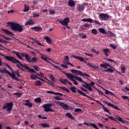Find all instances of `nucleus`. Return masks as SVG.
Here are the masks:
<instances>
[{"label":"nucleus","mask_w":129,"mask_h":129,"mask_svg":"<svg viewBox=\"0 0 129 129\" xmlns=\"http://www.w3.org/2000/svg\"><path fill=\"white\" fill-rule=\"evenodd\" d=\"M41 59L42 60H44V61H45L46 62H47V63H50V61H48V58L45 56H41L40 57Z\"/></svg>","instance_id":"49530a36"},{"label":"nucleus","mask_w":129,"mask_h":129,"mask_svg":"<svg viewBox=\"0 0 129 129\" xmlns=\"http://www.w3.org/2000/svg\"><path fill=\"white\" fill-rule=\"evenodd\" d=\"M46 93H49L50 94H54V95H58L59 96H63V94L61 93H58V92H54L52 91H47L46 92Z\"/></svg>","instance_id":"f3484780"},{"label":"nucleus","mask_w":129,"mask_h":129,"mask_svg":"<svg viewBox=\"0 0 129 129\" xmlns=\"http://www.w3.org/2000/svg\"><path fill=\"white\" fill-rule=\"evenodd\" d=\"M66 65H71L72 67H74V65L73 64L71 63V62H69V60L67 61V62L65 63Z\"/></svg>","instance_id":"bf43d9fd"},{"label":"nucleus","mask_w":129,"mask_h":129,"mask_svg":"<svg viewBox=\"0 0 129 129\" xmlns=\"http://www.w3.org/2000/svg\"><path fill=\"white\" fill-rule=\"evenodd\" d=\"M13 52L16 54L17 57H18L19 59H20V60H23V58H22V56H21V55L20 54V52L13 51Z\"/></svg>","instance_id":"bb28decb"},{"label":"nucleus","mask_w":129,"mask_h":129,"mask_svg":"<svg viewBox=\"0 0 129 129\" xmlns=\"http://www.w3.org/2000/svg\"><path fill=\"white\" fill-rule=\"evenodd\" d=\"M92 34L97 35V30H96V29H93L92 30Z\"/></svg>","instance_id":"603ef678"},{"label":"nucleus","mask_w":129,"mask_h":129,"mask_svg":"<svg viewBox=\"0 0 129 129\" xmlns=\"http://www.w3.org/2000/svg\"><path fill=\"white\" fill-rule=\"evenodd\" d=\"M38 117L39 118H41V119H47L48 118L47 117L42 116V115H38Z\"/></svg>","instance_id":"13d9d810"},{"label":"nucleus","mask_w":129,"mask_h":129,"mask_svg":"<svg viewBox=\"0 0 129 129\" xmlns=\"http://www.w3.org/2000/svg\"><path fill=\"white\" fill-rule=\"evenodd\" d=\"M59 81L63 84H64V85H66V81H65V79L60 78L59 79Z\"/></svg>","instance_id":"3c124183"},{"label":"nucleus","mask_w":129,"mask_h":129,"mask_svg":"<svg viewBox=\"0 0 129 129\" xmlns=\"http://www.w3.org/2000/svg\"><path fill=\"white\" fill-rule=\"evenodd\" d=\"M88 22L89 23H95V24H97V25H99V26H100V25H101V23L100 22H99V21H97V20H93L91 18H88Z\"/></svg>","instance_id":"a211bd4d"},{"label":"nucleus","mask_w":129,"mask_h":129,"mask_svg":"<svg viewBox=\"0 0 129 129\" xmlns=\"http://www.w3.org/2000/svg\"><path fill=\"white\" fill-rule=\"evenodd\" d=\"M104 60H106V61H109V62H113V63H114V64H117V62L116 61H115L114 60H112L111 59H108V58H105Z\"/></svg>","instance_id":"de8ad7c7"},{"label":"nucleus","mask_w":129,"mask_h":129,"mask_svg":"<svg viewBox=\"0 0 129 129\" xmlns=\"http://www.w3.org/2000/svg\"><path fill=\"white\" fill-rule=\"evenodd\" d=\"M2 31L3 32V33H5L6 35H8V36H10V37H12V36H15V34L14 33H12V32L10 31H9L7 29L2 28Z\"/></svg>","instance_id":"2eb2a0df"},{"label":"nucleus","mask_w":129,"mask_h":129,"mask_svg":"<svg viewBox=\"0 0 129 129\" xmlns=\"http://www.w3.org/2000/svg\"><path fill=\"white\" fill-rule=\"evenodd\" d=\"M72 57H73L74 58L79 60V61H81V62H84V63H85V60H84V58H83V57L76 55H72Z\"/></svg>","instance_id":"412c9836"},{"label":"nucleus","mask_w":129,"mask_h":129,"mask_svg":"<svg viewBox=\"0 0 129 129\" xmlns=\"http://www.w3.org/2000/svg\"><path fill=\"white\" fill-rule=\"evenodd\" d=\"M5 59L6 60H8V61H10V62H12V63H14V64H17V63H18L16 64V66L19 68V69H21L23 72H26L27 73V71L26 70L23 69V68H25V69H27L28 68V65L24 64L22 63L21 61L15 58L13 56H5Z\"/></svg>","instance_id":"f257e3e1"},{"label":"nucleus","mask_w":129,"mask_h":129,"mask_svg":"<svg viewBox=\"0 0 129 129\" xmlns=\"http://www.w3.org/2000/svg\"><path fill=\"white\" fill-rule=\"evenodd\" d=\"M28 60H27V62H29V63H35V62H36V61H38V58L36 57H33L32 58V59H31V57L30 56L28 57Z\"/></svg>","instance_id":"dca6fc26"},{"label":"nucleus","mask_w":129,"mask_h":129,"mask_svg":"<svg viewBox=\"0 0 129 129\" xmlns=\"http://www.w3.org/2000/svg\"><path fill=\"white\" fill-rule=\"evenodd\" d=\"M66 116H68V117H69V118H71V119H74V117H73V116H72V114H71V113H67L66 114Z\"/></svg>","instance_id":"ea45409f"},{"label":"nucleus","mask_w":129,"mask_h":129,"mask_svg":"<svg viewBox=\"0 0 129 129\" xmlns=\"http://www.w3.org/2000/svg\"><path fill=\"white\" fill-rule=\"evenodd\" d=\"M99 31L100 33L102 34H106V32L105 31V30L103 28H99Z\"/></svg>","instance_id":"37998d69"},{"label":"nucleus","mask_w":129,"mask_h":129,"mask_svg":"<svg viewBox=\"0 0 129 129\" xmlns=\"http://www.w3.org/2000/svg\"><path fill=\"white\" fill-rule=\"evenodd\" d=\"M103 107V109L104 111H105V112H107V113H109V114H110V112L109 111V110H108V109L106 108V107L105 106H104V105H103V106H102Z\"/></svg>","instance_id":"79ce46f5"},{"label":"nucleus","mask_w":129,"mask_h":129,"mask_svg":"<svg viewBox=\"0 0 129 129\" xmlns=\"http://www.w3.org/2000/svg\"><path fill=\"white\" fill-rule=\"evenodd\" d=\"M104 103H105V104H106L108 106H110L111 107H112L113 108H114V109H116V110H118L119 111H120L119 108H118V107L117 106H114V105H113V104H111L110 103L107 102L106 101H104Z\"/></svg>","instance_id":"4468645a"},{"label":"nucleus","mask_w":129,"mask_h":129,"mask_svg":"<svg viewBox=\"0 0 129 129\" xmlns=\"http://www.w3.org/2000/svg\"><path fill=\"white\" fill-rule=\"evenodd\" d=\"M77 74H79V75H81V76H82L83 73L81 71L77 70V72H76L75 75H77Z\"/></svg>","instance_id":"a18cd8bd"},{"label":"nucleus","mask_w":129,"mask_h":129,"mask_svg":"<svg viewBox=\"0 0 129 129\" xmlns=\"http://www.w3.org/2000/svg\"><path fill=\"white\" fill-rule=\"evenodd\" d=\"M100 67L104 68V69H107V67H110V68H112V69H113L114 71L116 72L117 71L116 69H114L113 67L111 66V65L109 64V63L107 62H104L103 63H101L100 64Z\"/></svg>","instance_id":"ddd939ff"},{"label":"nucleus","mask_w":129,"mask_h":129,"mask_svg":"<svg viewBox=\"0 0 129 129\" xmlns=\"http://www.w3.org/2000/svg\"><path fill=\"white\" fill-rule=\"evenodd\" d=\"M58 88H60V89H62L63 90H64V91H66L68 93H70V91L69 90V89H68L64 87L58 86Z\"/></svg>","instance_id":"4c0bfd02"},{"label":"nucleus","mask_w":129,"mask_h":129,"mask_svg":"<svg viewBox=\"0 0 129 129\" xmlns=\"http://www.w3.org/2000/svg\"><path fill=\"white\" fill-rule=\"evenodd\" d=\"M41 125L43 127H50V125L46 123H41Z\"/></svg>","instance_id":"c03bdc74"},{"label":"nucleus","mask_w":129,"mask_h":129,"mask_svg":"<svg viewBox=\"0 0 129 129\" xmlns=\"http://www.w3.org/2000/svg\"><path fill=\"white\" fill-rule=\"evenodd\" d=\"M34 24L35 22H34V21H33L32 19H30L25 23V26H29V25L31 26L32 25H34Z\"/></svg>","instance_id":"5701e85b"},{"label":"nucleus","mask_w":129,"mask_h":129,"mask_svg":"<svg viewBox=\"0 0 129 129\" xmlns=\"http://www.w3.org/2000/svg\"><path fill=\"white\" fill-rule=\"evenodd\" d=\"M14 105V103L13 102H11L10 103H5L3 107V109H7V111H12V109H13V106Z\"/></svg>","instance_id":"0eeeda50"},{"label":"nucleus","mask_w":129,"mask_h":129,"mask_svg":"<svg viewBox=\"0 0 129 129\" xmlns=\"http://www.w3.org/2000/svg\"><path fill=\"white\" fill-rule=\"evenodd\" d=\"M44 39L46 41V43L51 45L52 44V39L49 37V36H44Z\"/></svg>","instance_id":"4be33fe9"},{"label":"nucleus","mask_w":129,"mask_h":129,"mask_svg":"<svg viewBox=\"0 0 129 129\" xmlns=\"http://www.w3.org/2000/svg\"><path fill=\"white\" fill-rule=\"evenodd\" d=\"M99 18L102 21H107L110 18L111 19V16L107 14L101 13L99 15Z\"/></svg>","instance_id":"6e6552de"},{"label":"nucleus","mask_w":129,"mask_h":129,"mask_svg":"<svg viewBox=\"0 0 129 129\" xmlns=\"http://www.w3.org/2000/svg\"><path fill=\"white\" fill-rule=\"evenodd\" d=\"M110 46L111 48H112V49H113L114 50H115V49H116V46L114 45L113 44H110Z\"/></svg>","instance_id":"0e129e2a"},{"label":"nucleus","mask_w":129,"mask_h":129,"mask_svg":"<svg viewBox=\"0 0 129 129\" xmlns=\"http://www.w3.org/2000/svg\"><path fill=\"white\" fill-rule=\"evenodd\" d=\"M88 6V3L85 2L82 4H78V12H82L85 10V6Z\"/></svg>","instance_id":"f8f14e48"},{"label":"nucleus","mask_w":129,"mask_h":129,"mask_svg":"<svg viewBox=\"0 0 129 129\" xmlns=\"http://www.w3.org/2000/svg\"><path fill=\"white\" fill-rule=\"evenodd\" d=\"M90 124L92 125L93 127H94V128L99 129V128L97 126L96 124H95V123H90Z\"/></svg>","instance_id":"09e8293b"},{"label":"nucleus","mask_w":129,"mask_h":129,"mask_svg":"<svg viewBox=\"0 0 129 129\" xmlns=\"http://www.w3.org/2000/svg\"><path fill=\"white\" fill-rule=\"evenodd\" d=\"M75 112H80L82 111V109H80V108H76L74 110Z\"/></svg>","instance_id":"e2e57ef3"},{"label":"nucleus","mask_w":129,"mask_h":129,"mask_svg":"<svg viewBox=\"0 0 129 129\" xmlns=\"http://www.w3.org/2000/svg\"><path fill=\"white\" fill-rule=\"evenodd\" d=\"M90 87H88V88H86L87 89H88V90H90V91H92V88L91 86H94L95 85V83L94 82L92 81L91 83L88 84Z\"/></svg>","instance_id":"b1692460"},{"label":"nucleus","mask_w":129,"mask_h":129,"mask_svg":"<svg viewBox=\"0 0 129 129\" xmlns=\"http://www.w3.org/2000/svg\"><path fill=\"white\" fill-rule=\"evenodd\" d=\"M30 78L33 80H37V78H38V76H37V75L32 74L30 75Z\"/></svg>","instance_id":"58836bf2"},{"label":"nucleus","mask_w":129,"mask_h":129,"mask_svg":"<svg viewBox=\"0 0 129 129\" xmlns=\"http://www.w3.org/2000/svg\"><path fill=\"white\" fill-rule=\"evenodd\" d=\"M26 106H28V107H33V104L31 103H25L24 104Z\"/></svg>","instance_id":"864d4df0"},{"label":"nucleus","mask_w":129,"mask_h":129,"mask_svg":"<svg viewBox=\"0 0 129 129\" xmlns=\"http://www.w3.org/2000/svg\"><path fill=\"white\" fill-rule=\"evenodd\" d=\"M62 73L64 74L66 76H67L68 79L70 80H73L74 78H75L76 80H77V81H80V82H82L83 83H84V84L83 85V87H85V88H89L88 87H90L89 84L88 83H86L85 81H83L82 79L79 77H77L76 76H75L73 74L71 73H67L66 72H62Z\"/></svg>","instance_id":"f03ea898"},{"label":"nucleus","mask_w":129,"mask_h":129,"mask_svg":"<svg viewBox=\"0 0 129 129\" xmlns=\"http://www.w3.org/2000/svg\"><path fill=\"white\" fill-rule=\"evenodd\" d=\"M106 35H108L109 37H115V34L114 33H112L111 31H109L108 32L106 33Z\"/></svg>","instance_id":"2f4dec72"},{"label":"nucleus","mask_w":129,"mask_h":129,"mask_svg":"<svg viewBox=\"0 0 129 129\" xmlns=\"http://www.w3.org/2000/svg\"><path fill=\"white\" fill-rule=\"evenodd\" d=\"M115 117H112V116H108L109 118L110 119H111V120H114V121H120V122H122L123 123H126V121L122 119L120 116H117V115H114ZM117 119V120H116Z\"/></svg>","instance_id":"423d86ee"},{"label":"nucleus","mask_w":129,"mask_h":129,"mask_svg":"<svg viewBox=\"0 0 129 129\" xmlns=\"http://www.w3.org/2000/svg\"><path fill=\"white\" fill-rule=\"evenodd\" d=\"M104 72H109V73H113V69L111 68L106 69V70H104Z\"/></svg>","instance_id":"473e14b6"},{"label":"nucleus","mask_w":129,"mask_h":129,"mask_svg":"<svg viewBox=\"0 0 129 129\" xmlns=\"http://www.w3.org/2000/svg\"><path fill=\"white\" fill-rule=\"evenodd\" d=\"M49 14H50V15H54L55 14V11H54V10H50L49 11Z\"/></svg>","instance_id":"774afa93"},{"label":"nucleus","mask_w":129,"mask_h":129,"mask_svg":"<svg viewBox=\"0 0 129 129\" xmlns=\"http://www.w3.org/2000/svg\"><path fill=\"white\" fill-rule=\"evenodd\" d=\"M42 107L43 108H44V110L45 112H54V110H53V109H51V108H50V107L49 106V105H48V104H43L42 105Z\"/></svg>","instance_id":"9b49d317"},{"label":"nucleus","mask_w":129,"mask_h":129,"mask_svg":"<svg viewBox=\"0 0 129 129\" xmlns=\"http://www.w3.org/2000/svg\"><path fill=\"white\" fill-rule=\"evenodd\" d=\"M90 26H91V24H85L84 25H83L81 28L82 30H85V28H83L84 27H85V28H88L89 27H90Z\"/></svg>","instance_id":"e433bc0d"},{"label":"nucleus","mask_w":129,"mask_h":129,"mask_svg":"<svg viewBox=\"0 0 129 129\" xmlns=\"http://www.w3.org/2000/svg\"><path fill=\"white\" fill-rule=\"evenodd\" d=\"M34 85L36 86H42V82L39 80L36 81L34 82Z\"/></svg>","instance_id":"c9c22d12"},{"label":"nucleus","mask_w":129,"mask_h":129,"mask_svg":"<svg viewBox=\"0 0 129 129\" xmlns=\"http://www.w3.org/2000/svg\"><path fill=\"white\" fill-rule=\"evenodd\" d=\"M31 30L35 31V32H40L42 31V27L41 26H35L31 28Z\"/></svg>","instance_id":"6ab92c4d"},{"label":"nucleus","mask_w":129,"mask_h":129,"mask_svg":"<svg viewBox=\"0 0 129 129\" xmlns=\"http://www.w3.org/2000/svg\"><path fill=\"white\" fill-rule=\"evenodd\" d=\"M87 65H88V66H89L91 68H92L93 69H95V70H96L97 69H98V67H97L96 66L92 65V64H91V63L90 62H88L87 64Z\"/></svg>","instance_id":"a878e982"},{"label":"nucleus","mask_w":129,"mask_h":129,"mask_svg":"<svg viewBox=\"0 0 129 129\" xmlns=\"http://www.w3.org/2000/svg\"><path fill=\"white\" fill-rule=\"evenodd\" d=\"M69 89L73 92V93H76V90H77L78 93L79 94H81V95H82L83 96H85V97H87V98H91V97H89V96L86 95V94L82 91L79 90L78 88H77L75 86H71V87L69 88Z\"/></svg>","instance_id":"7ed1b4c3"},{"label":"nucleus","mask_w":129,"mask_h":129,"mask_svg":"<svg viewBox=\"0 0 129 129\" xmlns=\"http://www.w3.org/2000/svg\"><path fill=\"white\" fill-rule=\"evenodd\" d=\"M59 24H61L62 26H67L70 22V18L69 17H67L64 18L63 20L62 19L60 20H57Z\"/></svg>","instance_id":"1a4fd4ad"},{"label":"nucleus","mask_w":129,"mask_h":129,"mask_svg":"<svg viewBox=\"0 0 129 129\" xmlns=\"http://www.w3.org/2000/svg\"><path fill=\"white\" fill-rule=\"evenodd\" d=\"M13 52L16 54L17 57H18L19 59H20V60H23V58H22V56H21V55L20 54V52L13 51Z\"/></svg>","instance_id":"cd10ccee"},{"label":"nucleus","mask_w":129,"mask_h":129,"mask_svg":"<svg viewBox=\"0 0 129 129\" xmlns=\"http://www.w3.org/2000/svg\"><path fill=\"white\" fill-rule=\"evenodd\" d=\"M29 10L30 7L27 6V5H24V9L23 10V12H24V13H27V12H29Z\"/></svg>","instance_id":"f704fd0d"},{"label":"nucleus","mask_w":129,"mask_h":129,"mask_svg":"<svg viewBox=\"0 0 129 129\" xmlns=\"http://www.w3.org/2000/svg\"><path fill=\"white\" fill-rule=\"evenodd\" d=\"M36 74L37 75H38V76L39 77H43V76H44V74H43V73H42V72H40V74H39V73H36Z\"/></svg>","instance_id":"338daca9"},{"label":"nucleus","mask_w":129,"mask_h":129,"mask_svg":"<svg viewBox=\"0 0 129 129\" xmlns=\"http://www.w3.org/2000/svg\"><path fill=\"white\" fill-rule=\"evenodd\" d=\"M30 39H31L33 41H34V42H36V44L37 45H39V46H43V44H42V43H41L39 42V40H37L36 39H35L34 38H32V37H30Z\"/></svg>","instance_id":"72a5a7b5"},{"label":"nucleus","mask_w":129,"mask_h":129,"mask_svg":"<svg viewBox=\"0 0 129 129\" xmlns=\"http://www.w3.org/2000/svg\"><path fill=\"white\" fill-rule=\"evenodd\" d=\"M14 73L15 75H16V74L17 75V77H21V75H20V73H19V71H15Z\"/></svg>","instance_id":"680f3d73"},{"label":"nucleus","mask_w":129,"mask_h":129,"mask_svg":"<svg viewBox=\"0 0 129 129\" xmlns=\"http://www.w3.org/2000/svg\"><path fill=\"white\" fill-rule=\"evenodd\" d=\"M32 67H33L35 70H36V71H40V68L37 66H32Z\"/></svg>","instance_id":"5fc2aeb1"},{"label":"nucleus","mask_w":129,"mask_h":129,"mask_svg":"<svg viewBox=\"0 0 129 129\" xmlns=\"http://www.w3.org/2000/svg\"><path fill=\"white\" fill-rule=\"evenodd\" d=\"M4 70L1 69L0 71L1 73L4 74V73H7L10 76V77L12 78V79L16 80V81H19V78H17V76L15 75V73L10 72V71H8L6 68H3Z\"/></svg>","instance_id":"39448f33"},{"label":"nucleus","mask_w":129,"mask_h":129,"mask_svg":"<svg viewBox=\"0 0 129 129\" xmlns=\"http://www.w3.org/2000/svg\"><path fill=\"white\" fill-rule=\"evenodd\" d=\"M125 67H121V70L123 72V73H125Z\"/></svg>","instance_id":"69168bd1"},{"label":"nucleus","mask_w":129,"mask_h":129,"mask_svg":"<svg viewBox=\"0 0 129 129\" xmlns=\"http://www.w3.org/2000/svg\"><path fill=\"white\" fill-rule=\"evenodd\" d=\"M85 55L86 56H88V57H90L91 58H93V54L88 53H85Z\"/></svg>","instance_id":"4d7b16f0"},{"label":"nucleus","mask_w":129,"mask_h":129,"mask_svg":"<svg viewBox=\"0 0 129 129\" xmlns=\"http://www.w3.org/2000/svg\"><path fill=\"white\" fill-rule=\"evenodd\" d=\"M13 52L16 54L17 57H18L19 59H20V60H23V58H22V56H21V55L20 54V52L13 51Z\"/></svg>","instance_id":"c85d7f7f"},{"label":"nucleus","mask_w":129,"mask_h":129,"mask_svg":"<svg viewBox=\"0 0 129 129\" xmlns=\"http://www.w3.org/2000/svg\"><path fill=\"white\" fill-rule=\"evenodd\" d=\"M104 54H105L106 57H108V53H110V51H109V49L108 48H105L102 50Z\"/></svg>","instance_id":"393cba45"},{"label":"nucleus","mask_w":129,"mask_h":129,"mask_svg":"<svg viewBox=\"0 0 129 129\" xmlns=\"http://www.w3.org/2000/svg\"><path fill=\"white\" fill-rule=\"evenodd\" d=\"M14 95H17V97L20 98L22 97V93H19V92H16L14 93Z\"/></svg>","instance_id":"8fccbe9b"},{"label":"nucleus","mask_w":129,"mask_h":129,"mask_svg":"<svg viewBox=\"0 0 129 129\" xmlns=\"http://www.w3.org/2000/svg\"><path fill=\"white\" fill-rule=\"evenodd\" d=\"M52 66L54 67V68H56L57 69H58L59 71H61L62 70V69L58 67L57 66L54 65L53 64H52Z\"/></svg>","instance_id":"052dcab7"},{"label":"nucleus","mask_w":129,"mask_h":129,"mask_svg":"<svg viewBox=\"0 0 129 129\" xmlns=\"http://www.w3.org/2000/svg\"><path fill=\"white\" fill-rule=\"evenodd\" d=\"M82 76L83 77V78H84L85 79H87V80H89L88 78L90 77V76H89L88 74L86 73H83Z\"/></svg>","instance_id":"7c9ffc66"},{"label":"nucleus","mask_w":129,"mask_h":129,"mask_svg":"<svg viewBox=\"0 0 129 129\" xmlns=\"http://www.w3.org/2000/svg\"><path fill=\"white\" fill-rule=\"evenodd\" d=\"M55 103H56L57 104H58V105H60L62 106V108L64 109L65 110H69V106L68 104H65L62 102L60 101H54Z\"/></svg>","instance_id":"9d476101"},{"label":"nucleus","mask_w":129,"mask_h":129,"mask_svg":"<svg viewBox=\"0 0 129 129\" xmlns=\"http://www.w3.org/2000/svg\"><path fill=\"white\" fill-rule=\"evenodd\" d=\"M34 101L37 102V103H41L42 102V99L40 97L36 98L34 99Z\"/></svg>","instance_id":"a19ab883"},{"label":"nucleus","mask_w":129,"mask_h":129,"mask_svg":"<svg viewBox=\"0 0 129 129\" xmlns=\"http://www.w3.org/2000/svg\"><path fill=\"white\" fill-rule=\"evenodd\" d=\"M21 55L22 56V57H25L26 60L27 61H29V59H28L29 58V55L28 54V53H21Z\"/></svg>","instance_id":"c756f323"},{"label":"nucleus","mask_w":129,"mask_h":129,"mask_svg":"<svg viewBox=\"0 0 129 129\" xmlns=\"http://www.w3.org/2000/svg\"><path fill=\"white\" fill-rule=\"evenodd\" d=\"M23 26L21 25L18 23H15L12 26V31H14V32H18V33H21L24 31V28H23Z\"/></svg>","instance_id":"20e7f679"},{"label":"nucleus","mask_w":129,"mask_h":129,"mask_svg":"<svg viewBox=\"0 0 129 129\" xmlns=\"http://www.w3.org/2000/svg\"><path fill=\"white\" fill-rule=\"evenodd\" d=\"M80 88H81V90H82V91H84V92H86V93H87V94H89V93H88V90H87V89H84V88H83V87H81Z\"/></svg>","instance_id":"6e6d98bb"},{"label":"nucleus","mask_w":129,"mask_h":129,"mask_svg":"<svg viewBox=\"0 0 129 129\" xmlns=\"http://www.w3.org/2000/svg\"><path fill=\"white\" fill-rule=\"evenodd\" d=\"M68 5L69 7H70L71 8H73V7H75V2L73 0H69L68 2Z\"/></svg>","instance_id":"aec40b11"}]
</instances>
